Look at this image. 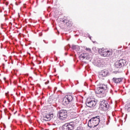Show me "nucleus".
I'll use <instances>...</instances> for the list:
<instances>
[{
    "instance_id": "obj_1",
    "label": "nucleus",
    "mask_w": 130,
    "mask_h": 130,
    "mask_svg": "<svg viewBox=\"0 0 130 130\" xmlns=\"http://www.w3.org/2000/svg\"><path fill=\"white\" fill-rule=\"evenodd\" d=\"M107 85L100 84V86L98 87L95 91V94H98L99 95L105 94L106 91H107Z\"/></svg>"
},
{
    "instance_id": "obj_2",
    "label": "nucleus",
    "mask_w": 130,
    "mask_h": 130,
    "mask_svg": "<svg viewBox=\"0 0 130 130\" xmlns=\"http://www.w3.org/2000/svg\"><path fill=\"white\" fill-rule=\"evenodd\" d=\"M57 116L60 120H65L66 118L68 117V112L66 110H61L58 112Z\"/></svg>"
},
{
    "instance_id": "obj_3",
    "label": "nucleus",
    "mask_w": 130,
    "mask_h": 130,
    "mask_svg": "<svg viewBox=\"0 0 130 130\" xmlns=\"http://www.w3.org/2000/svg\"><path fill=\"white\" fill-rule=\"evenodd\" d=\"M73 100V95H67L64 98H63L62 101V105L66 106L68 104H69L70 103L72 102Z\"/></svg>"
},
{
    "instance_id": "obj_4",
    "label": "nucleus",
    "mask_w": 130,
    "mask_h": 130,
    "mask_svg": "<svg viewBox=\"0 0 130 130\" xmlns=\"http://www.w3.org/2000/svg\"><path fill=\"white\" fill-rule=\"evenodd\" d=\"M100 53L101 54V55L106 57V56H111L112 55V51L107 50L104 48L99 50Z\"/></svg>"
},
{
    "instance_id": "obj_5",
    "label": "nucleus",
    "mask_w": 130,
    "mask_h": 130,
    "mask_svg": "<svg viewBox=\"0 0 130 130\" xmlns=\"http://www.w3.org/2000/svg\"><path fill=\"white\" fill-rule=\"evenodd\" d=\"M92 63L94 64V66H95L98 68H103L104 66H105V61H104L103 60L98 59L94 60Z\"/></svg>"
},
{
    "instance_id": "obj_6",
    "label": "nucleus",
    "mask_w": 130,
    "mask_h": 130,
    "mask_svg": "<svg viewBox=\"0 0 130 130\" xmlns=\"http://www.w3.org/2000/svg\"><path fill=\"white\" fill-rule=\"evenodd\" d=\"M96 104H97V102H96L95 99L87 100L86 102V105L87 107H94Z\"/></svg>"
},
{
    "instance_id": "obj_7",
    "label": "nucleus",
    "mask_w": 130,
    "mask_h": 130,
    "mask_svg": "<svg viewBox=\"0 0 130 130\" xmlns=\"http://www.w3.org/2000/svg\"><path fill=\"white\" fill-rule=\"evenodd\" d=\"M100 107L104 110H108V108H109V105L107 102L105 101H102L100 102Z\"/></svg>"
},
{
    "instance_id": "obj_8",
    "label": "nucleus",
    "mask_w": 130,
    "mask_h": 130,
    "mask_svg": "<svg viewBox=\"0 0 130 130\" xmlns=\"http://www.w3.org/2000/svg\"><path fill=\"white\" fill-rule=\"evenodd\" d=\"M124 62H125V60L124 59H120V60L116 62L115 67L117 69H120V68H122L123 66H124Z\"/></svg>"
},
{
    "instance_id": "obj_9",
    "label": "nucleus",
    "mask_w": 130,
    "mask_h": 130,
    "mask_svg": "<svg viewBox=\"0 0 130 130\" xmlns=\"http://www.w3.org/2000/svg\"><path fill=\"white\" fill-rule=\"evenodd\" d=\"M43 118L45 121H49V120H51V119L53 118V114H47L44 115Z\"/></svg>"
},
{
    "instance_id": "obj_10",
    "label": "nucleus",
    "mask_w": 130,
    "mask_h": 130,
    "mask_svg": "<svg viewBox=\"0 0 130 130\" xmlns=\"http://www.w3.org/2000/svg\"><path fill=\"white\" fill-rule=\"evenodd\" d=\"M79 58L80 60H84V59H90V56L89 55V54L84 53L79 56Z\"/></svg>"
},
{
    "instance_id": "obj_11",
    "label": "nucleus",
    "mask_w": 130,
    "mask_h": 130,
    "mask_svg": "<svg viewBox=\"0 0 130 130\" xmlns=\"http://www.w3.org/2000/svg\"><path fill=\"white\" fill-rule=\"evenodd\" d=\"M91 119H92V121L95 126H97L99 124V122H100V116H96L95 117H92Z\"/></svg>"
},
{
    "instance_id": "obj_12",
    "label": "nucleus",
    "mask_w": 130,
    "mask_h": 130,
    "mask_svg": "<svg viewBox=\"0 0 130 130\" xmlns=\"http://www.w3.org/2000/svg\"><path fill=\"white\" fill-rule=\"evenodd\" d=\"M74 128L70 123H66L62 126V130H73Z\"/></svg>"
},
{
    "instance_id": "obj_13",
    "label": "nucleus",
    "mask_w": 130,
    "mask_h": 130,
    "mask_svg": "<svg viewBox=\"0 0 130 130\" xmlns=\"http://www.w3.org/2000/svg\"><path fill=\"white\" fill-rule=\"evenodd\" d=\"M109 72L108 70L105 69L102 71L99 74V77H107L108 75Z\"/></svg>"
},
{
    "instance_id": "obj_14",
    "label": "nucleus",
    "mask_w": 130,
    "mask_h": 130,
    "mask_svg": "<svg viewBox=\"0 0 130 130\" xmlns=\"http://www.w3.org/2000/svg\"><path fill=\"white\" fill-rule=\"evenodd\" d=\"M122 80H123V78H116L114 77L112 81L113 82V83H115V84H120V83H121L122 82Z\"/></svg>"
},
{
    "instance_id": "obj_15",
    "label": "nucleus",
    "mask_w": 130,
    "mask_h": 130,
    "mask_svg": "<svg viewBox=\"0 0 130 130\" xmlns=\"http://www.w3.org/2000/svg\"><path fill=\"white\" fill-rule=\"evenodd\" d=\"M88 126L89 127H96V125L94 124V122H93V120L91 118L88 121Z\"/></svg>"
},
{
    "instance_id": "obj_16",
    "label": "nucleus",
    "mask_w": 130,
    "mask_h": 130,
    "mask_svg": "<svg viewBox=\"0 0 130 130\" xmlns=\"http://www.w3.org/2000/svg\"><path fill=\"white\" fill-rule=\"evenodd\" d=\"M69 123H70L71 126H72V127H73L74 128L75 126H77V125H78V124H79V120L76 119L73 121L69 122Z\"/></svg>"
},
{
    "instance_id": "obj_17",
    "label": "nucleus",
    "mask_w": 130,
    "mask_h": 130,
    "mask_svg": "<svg viewBox=\"0 0 130 130\" xmlns=\"http://www.w3.org/2000/svg\"><path fill=\"white\" fill-rule=\"evenodd\" d=\"M72 49H73V50H76V51H80V46L73 45L72 46Z\"/></svg>"
},
{
    "instance_id": "obj_18",
    "label": "nucleus",
    "mask_w": 130,
    "mask_h": 130,
    "mask_svg": "<svg viewBox=\"0 0 130 130\" xmlns=\"http://www.w3.org/2000/svg\"><path fill=\"white\" fill-rule=\"evenodd\" d=\"M63 23H66V26H71V22L70 21L66 22V20H63Z\"/></svg>"
},
{
    "instance_id": "obj_19",
    "label": "nucleus",
    "mask_w": 130,
    "mask_h": 130,
    "mask_svg": "<svg viewBox=\"0 0 130 130\" xmlns=\"http://www.w3.org/2000/svg\"><path fill=\"white\" fill-rule=\"evenodd\" d=\"M85 36H86V37H89V39L91 40V37L90 36V34L87 33V34H86Z\"/></svg>"
},
{
    "instance_id": "obj_20",
    "label": "nucleus",
    "mask_w": 130,
    "mask_h": 130,
    "mask_svg": "<svg viewBox=\"0 0 130 130\" xmlns=\"http://www.w3.org/2000/svg\"><path fill=\"white\" fill-rule=\"evenodd\" d=\"M125 108H130V104H127L125 106Z\"/></svg>"
},
{
    "instance_id": "obj_21",
    "label": "nucleus",
    "mask_w": 130,
    "mask_h": 130,
    "mask_svg": "<svg viewBox=\"0 0 130 130\" xmlns=\"http://www.w3.org/2000/svg\"><path fill=\"white\" fill-rule=\"evenodd\" d=\"M86 50H87V51H91V49L89 48H86Z\"/></svg>"
},
{
    "instance_id": "obj_22",
    "label": "nucleus",
    "mask_w": 130,
    "mask_h": 130,
    "mask_svg": "<svg viewBox=\"0 0 130 130\" xmlns=\"http://www.w3.org/2000/svg\"><path fill=\"white\" fill-rule=\"evenodd\" d=\"M126 110H127L128 112L130 111V108H125Z\"/></svg>"
},
{
    "instance_id": "obj_23",
    "label": "nucleus",
    "mask_w": 130,
    "mask_h": 130,
    "mask_svg": "<svg viewBox=\"0 0 130 130\" xmlns=\"http://www.w3.org/2000/svg\"><path fill=\"white\" fill-rule=\"evenodd\" d=\"M49 83V81H48L45 83V85H47V84Z\"/></svg>"
},
{
    "instance_id": "obj_24",
    "label": "nucleus",
    "mask_w": 130,
    "mask_h": 130,
    "mask_svg": "<svg viewBox=\"0 0 130 130\" xmlns=\"http://www.w3.org/2000/svg\"><path fill=\"white\" fill-rule=\"evenodd\" d=\"M110 93H111V94H113V91H112V90H110Z\"/></svg>"
},
{
    "instance_id": "obj_25",
    "label": "nucleus",
    "mask_w": 130,
    "mask_h": 130,
    "mask_svg": "<svg viewBox=\"0 0 130 130\" xmlns=\"http://www.w3.org/2000/svg\"><path fill=\"white\" fill-rule=\"evenodd\" d=\"M109 123V120H108V121H107V124L108 125Z\"/></svg>"
},
{
    "instance_id": "obj_26",
    "label": "nucleus",
    "mask_w": 130,
    "mask_h": 130,
    "mask_svg": "<svg viewBox=\"0 0 130 130\" xmlns=\"http://www.w3.org/2000/svg\"><path fill=\"white\" fill-rule=\"evenodd\" d=\"M6 79H7L6 78V77H4V81H6Z\"/></svg>"
},
{
    "instance_id": "obj_27",
    "label": "nucleus",
    "mask_w": 130,
    "mask_h": 130,
    "mask_svg": "<svg viewBox=\"0 0 130 130\" xmlns=\"http://www.w3.org/2000/svg\"><path fill=\"white\" fill-rule=\"evenodd\" d=\"M84 86H87V83H84Z\"/></svg>"
},
{
    "instance_id": "obj_28",
    "label": "nucleus",
    "mask_w": 130,
    "mask_h": 130,
    "mask_svg": "<svg viewBox=\"0 0 130 130\" xmlns=\"http://www.w3.org/2000/svg\"><path fill=\"white\" fill-rule=\"evenodd\" d=\"M9 25H12V22H10Z\"/></svg>"
},
{
    "instance_id": "obj_29",
    "label": "nucleus",
    "mask_w": 130,
    "mask_h": 130,
    "mask_svg": "<svg viewBox=\"0 0 130 130\" xmlns=\"http://www.w3.org/2000/svg\"><path fill=\"white\" fill-rule=\"evenodd\" d=\"M6 96H8V93H6Z\"/></svg>"
},
{
    "instance_id": "obj_30",
    "label": "nucleus",
    "mask_w": 130,
    "mask_h": 130,
    "mask_svg": "<svg viewBox=\"0 0 130 130\" xmlns=\"http://www.w3.org/2000/svg\"><path fill=\"white\" fill-rule=\"evenodd\" d=\"M44 42H45V43H47L45 42V40H44Z\"/></svg>"
},
{
    "instance_id": "obj_31",
    "label": "nucleus",
    "mask_w": 130,
    "mask_h": 130,
    "mask_svg": "<svg viewBox=\"0 0 130 130\" xmlns=\"http://www.w3.org/2000/svg\"><path fill=\"white\" fill-rule=\"evenodd\" d=\"M65 54H66V55H67L68 54V53H66Z\"/></svg>"
},
{
    "instance_id": "obj_32",
    "label": "nucleus",
    "mask_w": 130,
    "mask_h": 130,
    "mask_svg": "<svg viewBox=\"0 0 130 130\" xmlns=\"http://www.w3.org/2000/svg\"><path fill=\"white\" fill-rule=\"evenodd\" d=\"M65 50H67V47H65Z\"/></svg>"
},
{
    "instance_id": "obj_33",
    "label": "nucleus",
    "mask_w": 130,
    "mask_h": 130,
    "mask_svg": "<svg viewBox=\"0 0 130 130\" xmlns=\"http://www.w3.org/2000/svg\"><path fill=\"white\" fill-rule=\"evenodd\" d=\"M55 60H57V58H56V59H55Z\"/></svg>"
},
{
    "instance_id": "obj_34",
    "label": "nucleus",
    "mask_w": 130,
    "mask_h": 130,
    "mask_svg": "<svg viewBox=\"0 0 130 130\" xmlns=\"http://www.w3.org/2000/svg\"><path fill=\"white\" fill-rule=\"evenodd\" d=\"M6 103V102H5V103Z\"/></svg>"
}]
</instances>
